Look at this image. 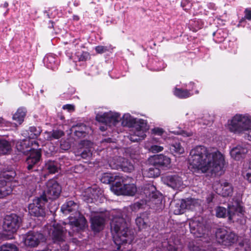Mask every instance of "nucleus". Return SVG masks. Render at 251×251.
Returning <instances> with one entry per match:
<instances>
[{
  "mask_svg": "<svg viewBox=\"0 0 251 251\" xmlns=\"http://www.w3.org/2000/svg\"><path fill=\"white\" fill-rule=\"evenodd\" d=\"M138 119L134 118L130 115L124 116L122 121V125L129 127H133L136 124Z\"/></svg>",
  "mask_w": 251,
  "mask_h": 251,
  "instance_id": "2f4dec72",
  "label": "nucleus"
},
{
  "mask_svg": "<svg viewBox=\"0 0 251 251\" xmlns=\"http://www.w3.org/2000/svg\"><path fill=\"white\" fill-rule=\"evenodd\" d=\"M42 130L41 127L38 128L36 126H30L27 131V137L30 139H37L40 135Z\"/></svg>",
  "mask_w": 251,
  "mask_h": 251,
  "instance_id": "7c9ffc66",
  "label": "nucleus"
},
{
  "mask_svg": "<svg viewBox=\"0 0 251 251\" xmlns=\"http://www.w3.org/2000/svg\"><path fill=\"white\" fill-rule=\"evenodd\" d=\"M118 179H120L118 176H114L113 175L108 173H104L102 175L100 181L101 182L105 184H111L112 185L115 183Z\"/></svg>",
  "mask_w": 251,
  "mask_h": 251,
  "instance_id": "c756f323",
  "label": "nucleus"
},
{
  "mask_svg": "<svg viewBox=\"0 0 251 251\" xmlns=\"http://www.w3.org/2000/svg\"><path fill=\"white\" fill-rule=\"evenodd\" d=\"M62 191L61 186L54 179H50L46 183V188L44 194L40 197L45 198V201L47 202L48 199L55 200L58 198Z\"/></svg>",
  "mask_w": 251,
  "mask_h": 251,
  "instance_id": "20e7f679",
  "label": "nucleus"
},
{
  "mask_svg": "<svg viewBox=\"0 0 251 251\" xmlns=\"http://www.w3.org/2000/svg\"><path fill=\"white\" fill-rule=\"evenodd\" d=\"M69 224L76 228L77 232L83 230L87 226V221L84 216L79 215L78 218H70Z\"/></svg>",
  "mask_w": 251,
  "mask_h": 251,
  "instance_id": "a211bd4d",
  "label": "nucleus"
},
{
  "mask_svg": "<svg viewBox=\"0 0 251 251\" xmlns=\"http://www.w3.org/2000/svg\"><path fill=\"white\" fill-rule=\"evenodd\" d=\"M62 109L64 110H68L69 111H73L75 110V107L73 104H67L63 106Z\"/></svg>",
  "mask_w": 251,
  "mask_h": 251,
  "instance_id": "bf43d9fd",
  "label": "nucleus"
},
{
  "mask_svg": "<svg viewBox=\"0 0 251 251\" xmlns=\"http://www.w3.org/2000/svg\"><path fill=\"white\" fill-rule=\"evenodd\" d=\"M226 233H227V231L224 228H219L217 229L215 235L216 239L219 243L221 244L224 242V241L225 240L224 239L225 236H227Z\"/></svg>",
  "mask_w": 251,
  "mask_h": 251,
  "instance_id": "e433bc0d",
  "label": "nucleus"
},
{
  "mask_svg": "<svg viewBox=\"0 0 251 251\" xmlns=\"http://www.w3.org/2000/svg\"><path fill=\"white\" fill-rule=\"evenodd\" d=\"M85 129L86 126L83 124H80L73 126L71 128L72 132H73L75 135L78 138H81L85 136Z\"/></svg>",
  "mask_w": 251,
  "mask_h": 251,
  "instance_id": "5701e85b",
  "label": "nucleus"
},
{
  "mask_svg": "<svg viewBox=\"0 0 251 251\" xmlns=\"http://www.w3.org/2000/svg\"><path fill=\"white\" fill-rule=\"evenodd\" d=\"M163 148L160 146L157 145H152L149 148V150L153 152H158L159 151H161L163 150Z\"/></svg>",
  "mask_w": 251,
  "mask_h": 251,
  "instance_id": "5fc2aeb1",
  "label": "nucleus"
},
{
  "mask_svg": "<svg viewBox=\"0 0 251 251\" xmlns=\"http://www.w3.org/2000/svg\"><path fill=\"white\" fill-rule=\"evenodd\" d=\"M218 190L219 194L225 197L229 196L232 192V189L227 182L219 185Z\"/></svg>",
  "mask_w": 251,
  "mask_h": 251,
  "instance_id": "c85d7f7f",
  "label": "nucleus"
},
{
  "mask_svg": "<svg viewBox=\"0 0 251 251\" xmlns=\"http://www.w3.org/2000/svg\"><path fill=\"white\" fill-rule=\"evenodd\" d=\"M174 95L179 99H187L192 96L189 90L175 87L173 91Z\"/></svg>",
  "mask_w": 251,
  "mask_h": 251,
  "instance_id": "bb28decb",
  "label": "nucleus"
},
{
  "mask_svg": "<svg viewBox=\"0 0 251 251\" xmlns=\"http://www.w3.org/2000/svg\"><path fill=\"white\" fill-rule=\"evenodd\" d=\"M71 146L70 142H60V147L62 150L68 151L71 148Z\"/></svg>",
  "mask_w": 251,
  "mask_h": 251,
  "instance_id": "4d7b16f0",
  "label": "nucleus"
},
{
  "mask_svg": "<svg viewBox=\"0 0 251 251\" xmlns=\"http://www.w3.org/2000/svg\"><path fill=\"white\" fill-rule=\"evenodd\" d=\"M242 201H236V212L240 213V216L242 218L241 219H238V221H240V223L242 225H244L246 223V219L244 217L245 210L243 209V207L241 205Z\"/></svg>",
  "mask_w": 251,
  "mask_h": 251,
  "instance_id": "72a5a7b5",
  "label": "nucleus"
},
{
  "mask_svg": "<svg viewBox=\"0 0 251 251\" xmlns=\"http://www.w3.org/2000/svg\"><path fill=\"white\" fill-rule=\"evenodd\" d=\"M4 124V119L0 117V126H2Z\"/></svg>",
  "mask_w": 251,
  "mask_h": 251,
  "instance_id": "69168bd1",
  "label": "nucleus"
},
{
  "mask_svg": "<svg viewBox=\"0 0 251 251\" xmlns=\"http://www.w3.org/2000/svg\"><path fill=\"white\" fill-rule=\"evenodd\" d=\"M248 152L246 148L236 147V156L238 155H245Z\"/></svg>",
  "mask_w": 251,
  "mask_h": 251,
  "instance_id": "6e6d98bb",
  "label": "nucleus"
},
{
  "mask_svg": "<svg viewBox=\"0 0 251 251\" xmlns=\"http://www.w3.org/2000/svg\"><path fill=\"white\" fill-rule=\"evenodd\" d=\"M221 35L220 31L218 30L216 32H213V35L214 37V40L216 43H221L225 40V37L222 36L220 37L219 35Z\"/></svg>",
  "mask_w": 251,
  "mask_h": 251,
  "instance_id": "3c124183",
  "label": "nucleus"
},
{
  "mask_svg": "<svg viewBox=\"0 0 251 251\" xmlns=\"http://www.w3.org/2000/svg\"><path fill=\"white\" fill-rule=\"evenodd\" d=\"M110 47L104 46H98L95 48V50L97 53L102 54L103 53L110 51Z\"/></svg>",
  "mask_w": 251,
  "mask_h": 251,
  "instance_id": "de8ad7c7",
  "label": "nucleus"
},
{
  "mask_svg": "<svg viewBox=\"0 0 251 251\" xmlns=\"http://www.w3.org/2000/svg\"><path fill=\"white\" fill-rule=\"evenodd\" d=\"M189 226L191 233L196 237H201L205 233L206 228L204 224L199 220H191Z\"/></svg>",
  "mask_w": 251,
  "mask_h": 251,
  "instance_id": "f8f14e48",
  "label": "nucleus"
},
{
  "mask_svg": "<svg viewBox=\"0 0 251 251\" xmlns=\"http://www.w3.org/2000/svg\"><path fill=\"white\" fill-rule=\"evenodd\" d=\"M193 201L191 199H182L179 202L176 203L173 208L174 213L179 215L184 213L185 210L191 208Z\"/></svg>",
  "mask_w": 251,
  "mask_h": 251,
  "instance_id": "ddd939ff",
  "label": "nucleus"
},
{
  "mask_svg": "<svg viewBox=\"0 0 251 251\" xmlns=\"http://www.w3.org/2000/svg\"><path fill=\"white\" fill-rule=\"evenodd\" d=\"M65 135L63 130L60 129H53L50 132V137L54 139H59Z\"/></svg>",
  "mask_w": 251,
  "mask_h": 251,
  "instance_id": "37998d69",
  "label": "nucleus"
},
{
  "mask_svg": "<svg viewBox=\"0 0 251 251\" xmlns=\"http://www.w3.org/2000/svg\"><path fill=\"white\" fill-rule=\"evenodd\" d=\"M249 131L245 138L251 141V117L236 114V132Z\"/></svg>",
  "mask_w": 251,
  "mask_h": 251,
  "instance_id": "0eeeda50",
  "label": "nucleus"
},
{
  "mask_svg": "<svg viewBox=\"0 0 251 251\" xmlns=\"http://www.w3.org/2000/svg\"><path fill=\"white\" fill-rule=\"evenodd\" d=\"M77 207L76 203L71 201L63 204L61 209L64 214H68L71 212L76 211Z\"/></svg>",
  "mask_w": 251,
  "mask_h": 251,
  "instance_id": "b1692460",
  "label": "nucleus"
},
{
  "mask_svg": "<svg viewBox=\"0 0 251 251\" xmlns=\"http://www.w3.org/2000/svg\"><path fill=\"white\" fill-rule=\"evenodd\" d=\"M41 157V149L33 150L29 152V155L25 161L27 164V169L28 170H31L33 166L40 161Z\"/></svg>",
  "mask_w": 251,
  "mask_h": 251,
  "instance_id": "4468645a",
  "label": "nucleus"
},
{
  "mask_svg": "<svg viewBox=\"0 0 251 251\" xmlns=\"http://www.w3.org/2000/svg\"><path fill=\"white\" fill-rule=\"evenodd\" d=\"M108 118V112L103 113H98L96 116V120L99 123L107 125V119Z\"/></svg>",
  "mask_w": 251,
  "mask_h": 251,
  "instance_id": "79ce46f5",
  "label": "nucleus"
},
{
  "mask_svg": "<svg viewBox=\"0 0 251 251\" xmlns=\"http://www.w3.org/2000/svg\"><path fill=\"white\" fill-rule=\"evenodd\" d=\"M216 215L218 218H225L226 214L228 216V219L229 222L234 223L233 216L235 213V206L232 204H228L227 209L222 206H218L216 209Z\"/></svg>",
  "mask_w": 251,
  "mask_h": 251,
  "instance_id": "9b49d317",
  "label": "nucleus"
},
{
  "mask_svg": "<svg viewBox=\"0 0 251 251\" xmlns=\"http://www.w3.org/2000/svg\"><path fill=\"white\" fill-rule=\"evenodd\" d=\"M45 198L38 197L33 201V203L28 205V211L30 215L37 217H44L46 215L43 205L46 202Z\"/></svg>",
  "mask_w": 251,
  "mask_h": 251,
  "instance_id": "6e6552de",
  "label": "nucleus"
},
{
  "mask_svg": "<svg viewBox=\"0 0 251 251\" xmlns=\"http://www.w3.org/2000/svg\"><path fill=\"white\" fill-rule=\"evenodd\" d=\"M118 160L119 161L118 165L123 171L131 172L134 170V166L132 163L128 159L119 157Z\"/></svg>",
  "mask_w": 251,
  "mask_h": 251,
  "instance_id": "6ab92c4d",
  "label": "nucleus"
},
{
  "mask_svg": "<svg viewBox=\"0 0 251 251\" xmlns=\"http://www.w3.org/2000/svg\"><path fill=\"white\" fill-rule=\"evenodd\" d=\"M16 174L14 171H10L8 172H5L3 173L2 176L4 178H5L7 180H11L13 179L15 176Z\"/></svg>",
  "mask_w": 251,
  "mask_h": 251,
  "instance_id": "8fccbe9b",
  "label": "nucleus"
},
{
  "mask_svg": "<svg viewBox=\"0 0 251 251\" xmlns=\"http://www.w3.org/2000/svg\"><path fill=\"white\" fill-rule=\"evenodd\" d=\"M120 115L118 113H113L111 111L108 112V118L107 119V125L109 126H115L119 122Z\"/></svg>",
  "mask_w": 251,
  "mask_h": 251,
  "instance_id": "a878e982",
  "label": "nucleus"
},
{
  "mask_svg": "<svg viewBox=\"0 0 251 251\" xmlns=\"http://www.w3.org/2000/svg\"><path fill=\"white\" fill-rule=\"evenodd\" d=\"M113 240L117 249L120 250L121 246L124 244H130L134 239V235L132 231L129 228L128 224L124 229L120 228L117 232H113Z\"/></svg>",
  "mask_w": 251,
  "mask_h": 251,
  "instance_id": "f03ea898",
  "label": "nucleus"
},
{
  "mask_svg": "<svg viewBox=\"0 0 251 251\" xmlns=\"http://www.w3.org/2000/svg\"><path fill=\"white\" fill-rule=\"evenodd\" d=\"M247 176L248 179L251 182V171H249V172L247 174Z\"/></svg>",
  "mask_w": 251,
  "mask_h": 251,
  "instance_id": "e2e57ef3",
  "label": "nucleus"
},
{
  "mask_svg": "<svg viewBox=\"0 0 251 251\" xmlns=\"http://www.w3.org/2000/svg\"><path fill=\"white\" fill-rule=\"evenodd\" d=\"M11 150L9 142H0V153L6 154Z\"/></svg>",
  "mask_w": 251,
  "mask_h": 251,
  "instance_id": "c03bdc74",
  "label": "nucleus"
},
{
  "mask_svg": "<svg viewBox=\"0 0 251 251\" xmlns=\"http://www.w3.org/2000/svg\"><path fill=\"white\" fill-rule=\"evenodd\" d=\"M170 151L175 155H177L184 153V149L179 142H176L175 144L171 145Z\"/></svg>",
  "mask_w": 251,
  "mask_h": 251,
  "instance_id": "473e14b6",
  "label": "nucleus"
},
{
  "mask_svg": "<svg viewBox=\"0 0 251 251\" xmlns=\"http://www.w3.org/2000/svg\"><path fill=\"white\" fill-rule=\"evenodd\" d=\"M66 230H64L62 226L54 227L50 235L52 243L57 245L64 243L66 239Z\"/></svg>",
  "mask_w": 251,
  "mask_h": 251,
  "instance_id": "9d476101",
  "label": "nucleus"
},
{
  "mask_svg": "<svg viewBox=\"0 0 251 251\" xmlns=\"http://www.w3.org/2000/svg\"><path fill=\"white\" fill-rule=\"evenodd\" d=\"M26 110L25 108L21 107L19 108L13 116V119L19 124H21L24 121L26 115Z\"/></svg>",
  "mask_w": 251,
  "mask_h": 251,
  "instance_id": "393cba45",
  "label": "nucleus"
},
{
  "mask_svg": "<svg viewBox=\"0 0 251 251\" xmlns=\"http://www.w3.org/2000/svg\"><path fill=\"white\" fill-rule=\"evenodd\" d=\"M188 248L190 251H199L200 249L195 242H190L188 245Z\"/></svg>",
  "mask_w": 251,
  "mask_h": 251,
  "instance_id": "603ef678",
  "label": "nucleus"
},
{
  "mask_svg": "<svg viewBox=\"0 0 251 251\" xmlns=\"http://www.w3.org/2000/svg\"><path fill=\"white\" fill-rule=\"evenodd\" d=\"M105 219L103 217L95 216L91 218V227L94 232H99L103 229Z\"/></svg>",
  "mask_w": 251,
  "mask_h": 251,
  "instance_id": "f3484780",
  "label": "nucleus"
},
{
  "mask_svg": "<svg viewBox=\"0 0 251 251\" xmlns=\"http://www.w3.org/2000/svg\"><path fill=\"white\" fill-rule=\"evenodd\" d=\"M226 126L229 131L235 133V116H234L231 120L228 121Z\"/></svg>",
  "mask_w": 251,
  "mask_h": 251,
  "instance_id": "a18cd8bd",
  "label": "nucleus"
},
{
  "mask_svg": "<svg viewBox=\"0 0 251 251\" xmlns=\"http://www.w3.org/2000/svg\"><path fill=\"white\" fill-rule=\"evenodd\" d=\"M227 236H225V237L224 238L223 243H222L221 244L225 245V246H229L230 245L231 243H234V238H235V234L233 233H226Z\"/></svg>",
  "mask_w": 251,
  "mask_h": 251,
  "instance_id": "a19ab883",
  "label": "nucleus"
},
{
  "mask_svg": "<svg viewBox=\"0 0 251 251\" xmlns=\"http://www.w3.org/2000/svg\"><path fill=\"white\" fill-rule=\"evenodd\" d=\"M31 145H32V142H28L27 143L26 142H16V147L19 152L27 155L34 150L31 148Z\"/></svg>",
  "mask_w": 251,
  "mask_h": 251,
  "instance_id": "4be33fe9",
  "label": "nucleus"
},
{
  "mask_svg": "<svg viewBox=\"0 0 251 251\" xmlns=\"http://www.w3.org/2000/svg\"><path fill=\"white\" fill-rule=\"evenodd\" d=\"M177 134L181 135L184 137H191L193 135V132L191 131L180 130L177 132Z\"/></svg>",
  "mask_w": 251,
  "mask_h": 251,
  "instance_id": "864d4df0",
  "label": "nucleus"
},
{
  "mask_svg": "<svg viewBox=\"0 0 251 251\" xmlns=\"http://www.w3.org/2000/svg\"><path fill=\"white\" fill-rule=\"evenodd\" d=\"M177 248H176L175 245L174 243L171 241L170 245H169L168 249H167L166 251H177Z\"/></svg>",
  "mask_w": 251,
  "mask_h": 251,
  "instance_id": "680f3d73",
  "label": "nucleus"
},
{
  "mask_svg": "<svg viewBox=\"0 0 251 251\" xmlns=\"http://www.w3.org/2000/svg\"><path fill=\"white\" fill-rule=\"evenodd\" d=\"M54 22L52 21H50L48 27L50 28L53 27Z\"/></svg>",
  "mask_w": 251,
  "mask_h": 251,
  "instance_id": "0e129e2a",
  "label": "nucleus"
},
{
  "mask_svg": "<svg viewBox=\"0 0 251 251\" xmlns=\"http://www.w3.org/2000/svg\"><path fill=\"white\" fill-rule=\"evenodd\" d=\"M209 7L213 9H215V4H214L213 3H209Z\"/></svg>",
  "mask_w": 251,
  "mask_h": 251,
  "instance_id": "774afa93",
  "label": "nucleus"
},
{
  "mask_svg": "<svg viewBox=\"0 0 251 251\" xmlns=\"http://www.w3.org/2000/svg\"><path fill=\"white\" fill-rule=\"evenodd\" d=\"M136 130L137 132H141V137L144 139L146 135L145 132L148 129L147 122L143 119H138L136 124L133 127Z\"/></svg>",
  "mask_w": 251,
  "mask_h": 251,
  "instance_id": "aec40b11",
  "label": "nucleus"
},
{
  "mask_svg": "<svg viewBox=\"0 0 251 251\" xmlns=\"http://www.w3.org/2000/svg\"><path fill=\"white\" fill-rule=\"evenodd\" d=\"M235 149V148H233L230 151L231 155L233 158L235 157V154L234 153Z\"/></svg>",
  "mask_w": 251,
  "mask_h": 251,
  "instance_id": "338daca9",
  "label": "nucleus"
},
{
  "mask_svg": "<svg viewBox=\"0 0 251 251\" xmlns=\"http://www.w3.org/2000/svg\"><path fill=\"white\" fill-rule=\"evenodd\" d=\"M45 169L50 174H54L58 172V167L54 161H49L45 165Z\"/></svg>",
  "mask_w": 251,
  "mask_h": 251,
  "instance_id": "4c0bfd02",
  "label": "nucleus"
},
{
  "mask_svg": "<svg viewBox=\"0 0 251 251\" xmlns=\"http://www.w3.org/2000/svg\"><path fill=\"white\" fill-rule=\"evenodd\" d=\"M147 220L142 217H138L136 219V223L139 228L144 227L147 225Z\"/></svg>",
  "mask_w": 251,
  "mask_h": 251,
  "instance_id": "09e8293b",
  "label": "nucleus"
},
{
  "mask_svg": "<svg viewBox=\"0 0 251 251\" xmlns=\"http://www.w3.org/2000/svg\"><path fill=\"white\" fill-rule=\"evenodd\" d=\"M147 205V201L143 200H141L139 201L135 202L131 206V209L132 211H136L142 208H144Z\"/></svg>",
  "mask_w": 251,
  "mask_h": 251,
  "instance_id": "58836bf2",
  "label": "nucleus"
},
{
  "mask_svg": "<svg viewBox=\"0 0 251 251\" xmlns=\"http://www.w3.org/2000/svg\"><path fill=\"white\" fill-rule=\"evenodd\" d=\"M22 223V218L16 214L6 215L3 219L2 228L4 231L12 234L16 233Z\"/></svg>",
  "mask_w": 251,
  "mask_h": 251,
  "instance_id": "39448f33",
  "label": "nucleus"
},
{
  "mask_svg": "<svg viewBox=\"0 0 251 251\" xmlns=\"http://www.w3.org/2000/svg\"><path fill=\"white\" fill-rule=\"evenodd\" d=\"M111 190L116 195L134 196L137 192V188L134 184H126L121 178L111 186Z\"/></svg>",
  "mask_w": 251,
  "mask_h": 251,
  "instance_id": "7ed1b4c3",
  "label": "nucleus"
},
{
  "mask_svg": "<svg viewBox=\"0 0 251 251\" xmlns=\"http://www.w3.org/2000/svg\"><path fill=\"white\" fill-rule=\"evenodd\" d=\"M151 134L152 135L163 136L166 133L163 128L155 127L151 129Z\"/></svg>",
  "mask_w": 251,
  "mask_h": 251,
  "instance_id": "49530a36",
  "label": "nucleus"
},
{
  "mask_svg": "<svg viewBox=\"0 0 251 251\" xmlns=\"http://www.w3.org/2000/svg\"><path fill=\"white\" fill-rule=\"evenodd\" d=\"M244 17L242 18L239 21V23L238 25V26H245L246 25V20L248 21H251V8H247L245 9L244 11Z\"/></svg>",
  "mask_w": 251,
  "mask_h": 251,
  "instance_id": "c9c22d12",
  "label": "nucleus"
},
{
  "mask_svg": "<svg viewBox=\"0 0 251 251\" xmlns=\"http://www.w3.org/2000/svg\"><path fill=\"white\" fill-rule=\"evenodd\" d=\"M189 162L192 168L201 170L203 173L210 170L212 175L220 176L224 172L223 154L218 151L210 152L203 146H197L191 151Z\"/></svg>",
  "mask_w": 251,
  "mask_h": 251,
  "instance_id": "f257e3e1",
  "label": "nucleus"
},
{
  "mask_svg": "<svg viewBox=\"0 0 251 251\" xmlns=\"http://www.w3.org/2000/svg\"><path fill=\"white\" fill-rule=\"evenodd\" d=\"M171 242V241H169L167 239L164 240L161 243V248H162V249L164 251H166L167 249H168L169 245H170Z\"/></svg>",
  "mask_w": 251,
  "mask_h": 251,
  "instance_id": "13d9d810",
  "label": "nucleus"
},
{
  "mask_svg": "<svg viewBox=\"0 0 251 251\" xmlns=\"http://www.w3.org/2000/svg\"><path fill=\"white\" fill-rule=\"evenodd\" d=\"M24 244L29 248L37 247L41 243L45 242L46 238L41 232L30 230L24 235Z\"/></svg>",
  "mask_w": 251,
  "mask_h": 251,
  "instance_id": "423d86ee",
  "label": "nucleus"
},
{
  "mask_svg": "<svg viewBox=\"0 0 251 251\" xmlns=\"http://www.w3.org/2000/svg\"><path fill=\"white\" fill-rule=\"evenodd\" d=\"M0 251H19V249L14 244H6L0 247Z\"/></svg>",
  "mask_w": 251,
  "mask_h": 251,
  "instance_id": "ea45409f",
  "label": "nucleus"
},
{
  "mask_svg": "<svg viewBox=\"0 0 251 251\" xmlns=\"http://www.w3.org/2000/svg\"><path fill=\"white\" fill-rule=\"evenodd\" d=\"M75 55L79 62H85L91 58L89 52L85 51H77L75 53Z\"/></svg>",
  "mask_w": 251,
  "mask_h": 251,
  "instance_id": "f704fd0d",
  "label": "nucleus"
},
{
  "mask_svg": "<svg viewBox=\"0 0 251 251\" xmlns=\"http://www.w3.org/2000/svg\"><path fill=\"white\" fill-rule=\"evenodd\" d=\"M165 184L174 189H179L183 185L182 178L178 175L167 176L164 178Z\"/></svg>",
  "mask_w": 251,
  "mask_h": 251,
  "instance_id": "2eb2a0df",
  "label": "nucleus"
},
{
  "mask_svg": "<svg viewBox=\"0 0 251 251\" xmlns=\"http://www.w3.org/2000/svg\"><path fill=\"white\" fill-rule=\"evenodd\" d=\"M91 155L92 152L90 150H85L81 153V156L83 158H86L87 157L91 156Z\"/></svg>",
  "mask_w": 251,
  "mask_h": 251,
  "instance_id": "052dcab7",
  "label": "nucleus"
},
{
  "mask_svg": "<svg viewBox=\"0 0 251 251\" xmlns=\"http://www.w3.org/2000/svg\"><path fill=\"white\" fill-rule=\"evenodd\" d=\"M12 191L9 182L4 180H0V198H3L10 194Z\"/></svg>",
  "mask_w": 251,
  "mask_h": 251,
  "instance_id": "412c9836",
  "label": "nucleus"
},
{
  "mask_svg": "<svg viewBox=\"0 0 251 251\" xmlns=\"http://www.w3.org/2000/svg\"><path fill=\"white\" fill-rule=\"evenodd\" d=\"M127 223L126 220L120 216H114L110 222L111 232H117L120 228L123 229L126 228Z\"/></svg>",
  "mask_w": 251,
  "mask_h": 251,
  "instance_id": "dca6fc26",
  "label": "nucleus"
},
{
  "mask_svg": "<svg viewBox=\"0 0 251 251\" xmlns=\"http://www.w3.org/2000/svg\"><path fill=\"white\" fill-rule=\"evenodd\" d=\"M144 175L147 177L154 178L158 177L160 175V169L154 165H151V167L144 171Z\"/></svg>",
  "mask_w": 251,
  "mask_h": 251,
  "instance_id": "cd10ccee",
  "label": "nucleus"
},
{
  "mask_svg": "<svg viewBox=\"0 0 251 251\" xmlns=\"http://www.w3.org/2000/svg\"><path fill=\"white\" fill-rule=\"evenodd\" d=\"M148 161L151 165H154L160 169H164L169 167L171 159L167 156L160 154L151 156Z\"/></svg>",
  "mask_w": 251,
  "mask_h": 251,
  "instance_id": "1a4fd4ad",
  "label": "nucleus"
}]
</instances>
